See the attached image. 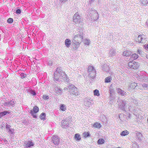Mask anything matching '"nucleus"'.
I'll list each match as a JSON object with an SVG mask.
<instances>
[{"instance_id": "obj_1", "label": "nucleus", "mask_w": 148, "mask_h": 148, "mask_svg": "<svg viewBox=\"0 0 148 148\" xmlns=\"http://www.w3.org/2000/svg\"><path fill=\"white\" fill-rule=\"evenodd\" d=\"M60 78L62 81L69 82V79L67 78L66 75L60 67H58L54 74L53 80L56 83L60 82Z\"/></svg>"}, {"instance_id": "obj_2", "label": "nucleus", "mask_w": 148, "mask_h": 148, "mask_svg": "<svg viewBox=\"0 0 148 148\" xmlns=\"http://www.w3.org/2000/svg\"><path fill=\"white\" fill-rule=\"evenodd\" d=\"M146 38L143 34L139 35L136 39V41L139 43H145L146 41Z\"/></svg>"}, {"instance_id": "obj_3", "label": "nucleus", "mask_w": 148, "mask_h": 148, "mask_svg": "<svg viewBox=\"0 0 148 148\" xmlns=\"http://www.w3.org/2000/svg\"><path fill=\"white\" fill-rule=\"evenodd\" d=\"M73 22L75 23H82V20L81 17L79 16V13L77 12L74 15L73 17Z\"/></svg>"}, {"instance_id": "obj_4", "label": "nucleus", "mask_w": 148, "mask_h": 148, "mask_svg": "<svg viewBox=\"0 0 148 148\" xmlns=\"http://www.w3.org/2000/svg\"><path fill=\"white\" fill-rule=\"evenodd\" d=\"M128 65L129 67L134 69H137L139 66V64L134 61L129 62Z\"/></svg>"}, {"instance_id": "obj_5", "label": "nucleus", "mask_w": 148, "mask_h": 148, "mask_svg": "<svg viewBox=\"0 0 148 148\" xmlns=\"http://www.w3.org/2000/svg\"><path fill=\"white\" fill-rule=\"evenodd\" d=\"M76 37L75 38H74L73 43L72 44V46L73 48L75 49H76L79 47L80 43L78 41H77L76 40Z\"/></svg>"}, {"instance_id": "obj_6", "label": "nucleus", "mask_w": 148, "mask_h": 148, "mask_svg": "<svg viewBox=\"0 0 148 148\" xmlns=\"http://www.w3.org/2000/svg\"><path fill=\"white\" fill-rule=\"evenodd\" d=\"M30 113L35 118H37V106H35L32 110H31Z\"/></svg>"}, {"instance_id": "obj_7", "label": "nucleus", "mask_w": 148, "mask_h": 148, "mask_svg": "<svg viewBox=\"0 0 148 148\" xmlns=\"http://www.w3.org/2000/svg\"><path fill=\"white\" fill-rule=\"evenodd\" d=\"M52 142L56 145H58L60 143V139L57 136H53L52 137Z\"/></svg>"}, {"instance_id": "obj_8", "label": "nucleus", "mask_w": 148, "mask_h": 148, "mask_svg": "<svg viewBox=\"0 0 148 148\" xmlns=\"http://www.w3.org/2000/svg\"><path fill=\"white\" fill-rule=\"evenodd\" d=\"M33 143L31 141H26L24 143V146L25 148H30L31 147L33 146Z\"/></svg>"}, {"instance_id": "obj_9", "label": "nucleus", "mask_w": 148, "mask_h": 148, "mask_svg": "<svg viewBox=\"0 0 148 148\" xmlns=\"http://www.w3.org/2000/svg\"><path fill=\"white\" fill-rule=\"evenodd\" d=\"M91 19L93 20H96L98 19L99 18L98 14L97 12H96L94 14L90 15Z\"/></svg>"}, {"instance_id": "obj_10", "label": "nucleus", "mask_w": 148, "mask_h": 148, "mask_svg": "<svg viewBox=\"0 0 148 148\" xmlns=\"http://www.w3.org/2000/svg\"><path fill=\"white\" fill-rule=\"evenodd\" d=\"M96 71L95 70H93V71L89 72V76L93 79L95 77L96 74Z\"/></svg>"}, {"instance_id": "obj_11", "label": "nucleus", "mask_w": 148, "mask_h": 148, "mask_svg": "<svg viewBox=\"0 0 148 148\" xmlns=\"http://www.w3.org/2000/svg\"><path fill=\"white\" fill-rule=\"evenodd\" d=\"M71 44V42L70 39H66L65 41V44L66 46L69 48Z\"/></svg>"}, {"instance_id": "obj_12", "label": "nucleus", "mask_w": 148, "mask_h": 148, "mask_svg": "<svg viewBox=\"0 0 148 148\" xmlns=\"http://www.w3.org/2000/svg\"><path fill=\"white\" fill-rule=\"evenodd\" d=\"M116 53V50L113 48H112L110 51L109 54L111 56H114L115 55Z\"/></svg>"}, {"instance_id": "obj_13", "label": "nucleus", "mask_w": 148, "mask_h": 148, "mask_svg": "<svg viewBox=\"0 0 148 148\" xmlns=\"http://www.w3.org/2000/svg\"><path fill=\"white\" fill-rule=\"evenodd\" d=\"M76 37V38H77L76 40L77 41L80 42V41H82L83 39V36L82 35H77L75 36L74 38H75V37Z\"/></svg>"}, {"instance_id": "obj_14", "label": "nucleus", "mask_w": 148, "mask_h": 148, "mask_svg": "<svg viewBox=\"0 0 148 148\" xmlns=\"http://www.w3.org/2000/svg\"><path fill=\"white\" fill-rule=\"evenodd\" d=\"M131 54V52L130 51L128 50L125 51H124L123 53V55L124 56L127 57L130 55Z\"/></svg>"}, {"instance_id": "obj_15", "label": "nucleus", "mask_w": 148, "mask_h": 148, "mask_svg": "<svg viewBox=\"0 0 148 148\" xmlns=\"http://www.w3.org/2000/svg\"><path fill=\"white\" fill-rule=\"evenodd\" d=\"M112 80V77L110 76L106 77L105 79V83H109L111 82Z\"/></svg>"}, {"instance_id": "obj_16", "label": "nucleus", "mask_w": 148, "mask_h": 148, "mask_svg": "<svg viewBox=\"0 0 148 148\" xmlns=\"http://www.w3.org/2000/svg\"><path fill=\"white\" fill-rule=\"evenodd\" d=\"M93 127L95 128H100L101 127V124L97 122L95 123L93 125Z\"/></svg>"}, {"instance_id": "obj_17", "label": "nucleus", "mask_w": 148, "mask_h": 148, "mask_svg": "<svg viewBox=\"0 0 148 148\" xmlns=\"http://www.w3.org/2000/svg\"><path fill=\"white\" fill-rule=\"evenodd\" d=\"M31 67L32 68V70L36 72L37 70V64L34 63V64H32Z\"/></svg>"}, {"instance_id": "obj_18", "label": "nucleus", "mask_w": 148, "mask_h": 148, "mask_svg": "<svg viewBox=\"0 0 148 148\" xmlns=\"http://www.w3.org/2000/svg\"><path fill=\"white\" fill-rule=\"evenodd\" d=\"M75 139L77 140H79L81 139V137L79 134H75L74 136Z\"/></svg>"}, {"instance_id": "obj_19", "label": "nucleus", "mask_w": 148, "mask_h": 148, "mask_svg": "<svg viewBox=\"0 0 148 148\" xmlns=\"http://www.w3.org/2000/svg\"><path fill=\"white\" fill-rule=\"evenodd\" d=\"M88 12L91 15H92L97 12V11L91 8L89 9Z\"/></svg>"}, {"instance_id": "obj_20", "label": "nucleus", "mask_w": 148, "mask_h": 148, "mask_svg": "<svg viewBox=\"0 0 148 148\" xmlns=\"http://www.w3.org/2000/svg\"><path fill=\"white\" fill-rule=\"evenodd\" d=\"M45 114L42 113L40 116V118L41 120H44L45 119Z\"/></svg>"}, {"instance_id": "obj_21", "label": "nucleus", "mask_w": 148, "mask_h": 148, "mask_svg": "<svg viewBox=\"0 0 148 148\" xmlns=\"http://www.w3.org/2000/svg\"><path fill=\"white\" fill-rule=\"evenodd\" d=\"M84 42L85 44L87 45H89L90 43V40L89 39H86L84 40Z\"/></svg>"}, {"instance_id": "obj_22", "label": "nucleus", "mask_w": 148, "mask_h": 148, "mask_svg": "<svg viewBox=\"0 0 148 148\" xmlns=\"http://www.w3.org/2000/svg\"><path fill=\"white\" fill-rule=\"evenodd\" d=\"M93 93L94 95L99 96L100 95L99 90L97 89L94 91Z\"/></svg>"}, {"instance_id": "obj_23", "label": "nucleus", "mask_w": 148, "mask_h": 148, "mask_svg": "<svg viewBox=\"0 0 148 148\" xmlns=\"http://www.w3.org/2000/svg\"><path fill=\"white\" fill-rule=\"evenodd\" d=\"M138 57V55L136 53L132 54L131 56V58H133V59L135 60L137 59Z\"/></svg>"}, {"instance_id": "obj_24", "label": "nucleus", "mask_w": 148, "mask_h": 148, "mask_svg": "<svg viewBox=\"0 0 148 148\" xmlns=\"http://www.w3.org/2000/svg\"><path fill=\"white\" fill-rule=\"evenodd\" d=\"M105 141L103 139H99L98 140L97 143L99 144H102L104 143Z\"/></svg>"}, {"instance_id": "obj_25", "label": "nucleus", "mask_w": 148, "mask_h": 148, "mask_svg": "<svg viewBox=\"0 0 148 148\" xmlns=\"http://www.w3.org/2000/svg\"><path fill=\"white\" fill-rule=\"evenodd\" d=\"M129 132L127 130L124 131L121 133V135L122 136H125L128 134Z\"/></svg>"}, {"instance_id": "obj_26", "label": "nucleus", "mask_w": 148, "mask_h": 148, "mask_svg": "<svg viewBox=\"0 0 148 148\" xmlns=\"http://www.w3.org/2000/svg\"><path fill=\"white\" fill-rule=\"evenodd\" d=\"M7 113H8V111H4L3 112H1L0 113V117H1L2 116H5V115Z\"/></svg>"}, {"instance_id": "obj_27", "label": "nucleus", "mask_w": 148, "mask_h": 148, "mask_svg": "<svg viewBox=\"0 0 148 148\" xmlns=\"http://www.w3.org/2000/svg\"><path fill=\"white\" fill-rule=\"evenodd\" d=\"M118 92L120 93V94H121L122 95H124L125 93V92L120 89H118Z\"/></svg>"}, {"instance_id": "obj_28", "label": "nucleus", "mask_w": 148, "mask_h": 148, "mask_svg": "<svg viewBox=\"0 0 148 148\" xmlns=\"http://www.w3.org/2000/svg\"><path fill=\"white\" fill-rule=\"evenodd\" d=\"M93 70H95L94 68L92 66H89L88 67V72L93 71Z\"/></svg>"}, {"instance_id": "obj_29", "label": "nucleus", "mask_w": 148, "mask_h": 148, "mask_svg": "<svg viewBox=\"0 0 148 148\" xmlns=\"http://www.w3.org/2000/svg\"><path fill=\"white\" fill-rule=\"evenodd\" d=\"M83 136L86 138H87L90 136V134L89 132H85L83 134Z\"/></svg>"}, {"instance_id": "obj_30", "label": "nucleus", "mask_w": 148, "mask_h": 148, "mask_svg": "<svg viewBox=\"0 0 148 148\" xmlns=\"http://www.w3.org/2000/svg\"><path fill=\"white\" fill-rule=\"evenodd\" d=\"M60 109L62 110L63 111H64L66 110V107H65V106L64 105H62L60 106Z\"/></svg>"}, {"instance_id": "obj_31", "label": "nucleus", "mask_w": 148, "mask_h": 148, "mask_svg": "<svg viewBox=\"0 0 148 148\" xmlns=\"http://www.w3.org/2000/svg\"><path fill=\"white\" fill-rule=\"evenodd\" d=\"M20 76L21 78H24L26 77L27 75L25 74L22 73L21 74Z\"/></svg>"}, {"instance_id": "obj_32", "label": "nucleus", "mask_w": 148, "mask_h": 148, "mask_svg": "<svg viewBox=\"0 0 148 148\" xmlns=\"http://www.w3.org/2000/svg\"><path fill=\"white\" fill-rule=\"evenodd\" d=\"M141 2L142 3L143 5H146L148 3L147 0H142Z\"/></svg>"}, {"instance_id": "obj_33", "label": "nucleus", "mask_w": 148, "mask_h": 148, "mask_svg": "<svg viewBox=\"0 0 148 148\" xmlns=\"http://www.w3.org/2000/svg\"><path fill=\"white\" fill-rule=\"evenodd\" d=\"M43 98L44 100H47L49 99V97L48 95H44L43 96Z\"/></svg>"}, {"instance_id": "obj_34", "label": "nucleus", "mask_w": 148, "mask_h": 148, "mask_svg": "<svg viewBox=\"0 0 148 148\" xmlns=\"http://www.w3.org/2000/svg\"><path fill=\"white\" fill-rule=\"evenodd\" d=\"M9 103L10 106H13L14 105V101L12 100H11V101H9Z\"/></svg>"}, {"instance_id": "obj_35", "label": "nucleus", "mask_w": 148, "mask_h": 148, "mask_svg": "<svg viewBox=\"0 0 148 148\" xmlns=\"http://www.w3.org/2000/svg\"><path fill=\"white\" fill-rule=\"evenodd\" d=\"M13 19L11 18H9L7 20V22L8 23H11L13 22Z\"/></svg>"}, {"instance_id": "obj_36", "label": "nucleus", "mask_w": 148, "mask_h": 148, "mask_svg": "<svg viewBox=\"0 0 148 148\" xmlns=\"http://www.w3.org/2000/svg\"><path fill=\"white\" fill-rule=\"evenodd\" d=\"M55 91L56 92L57 94H60L61 92V90L60 89L57 90L56 89H55Z\"/></svg>"}, {"instance_id": "obj_37", "label": "nucleus", "mask_w": 148, "mask_h": 148, "mask_svg": "<svg viewBox=\"0 0 148 148\" xmlns=\"http://www.w3.org/2000/svg\"><path fill=\"white\" fill-rule=\"evenodd\" d=\"M142 51L141 50L138 49L137 53L140 55H141L142 54Z\"/></svg>"}, {"instance_id": "obj_38", "label": "nucleus", "mask_w": 148, "mask_h": 148, "mask_svg": "<svg viewBox=\"0 0 148 148\" xmlns=\"http://www.w3.org/2000/svg\"><path fill=\"white\" fill-rule=\"evenodd\" d=\"M16 13L17 14H20L21 13V10L19 9H18L16 10Z\"/></svg>"}, {"instance_id": "obj_39", "label": "nucleus", "mask_w": 148, "mask_h": 148, "mask_svg": "<svg viewBox=\"0 0 148 148\" xmlns=\"http://www.w3.org/2000/svg\"><path fill=\"white\" fill-rule=\"evenodd\" d=\"M8 130H9V132L11 133L12 134L14 132V130L11 128L8 129Z\"/></svg>"}, {"instance_id": "obj_40", "label": "nucleus", "mask_w": 148, "mask_h": 148, "mask_svg": "<svg viewBox=\"0 0 148 148\" xmlns=\"http://www.w3.org/2000/svg\"><path fill=\"white\" fill-rule=\"evenodd\" d=\"M10 126L8 124H7L6 125V128L8 130L10 128Z\"/></svg>"}, {"instance_id": "obj_41", "label": "nucleus", "mask_w": 148, "mask_h": 148, "mask_svg": "<svg viewBox=\"0 0 148 148\" xmlns=\"http://www.w3.org/2000/svg\"><path fill=\"white\" fill-rule=\"evenodd\" d=\"M30 93H31V94L33 95H34L36 94L35 92L32 90L30 92Z\"/></svg>"}, {"instance_id": "obj_42", "label": "nucleus", "mask_w": 148, "mask_h": 148, "mask_svg": "<svg viewBox=\"0 0 148 148\" xmlns=\"http://www.w3.org/2000/svg\"><path fill=\"white\" fill-rule=\"evenodd\" d=\"M4 105L6 106H9L10 105H9V102H5L4 103Z\"/></svg>"}, {"instance_id": "obj_43", "label": "nucleus", "mask_w": 148, "mask_h": 148, "mask_svg": "<svg viewBox=\"0 0 148 148\" xmlns=\"http://www.w3.org/2000/svg\"><path fill=\"white\" fill-rule=\"evenodd\" d=\"M67 0H60V1L61 2V3H64L66 1H67Z\"/></svg>"}, {"instance_id": "obj_44", "label": "nucleus", "mask_w": 148, "mask_h": 148, "mask_svg": "<svg viewBox=\"0 0 148 148\" xmlns=\"http://www.w3.org/2000/svg\"><path fill=\"white\" fill-rule=\"evenodd\" d=\"M48 65H52V62L51 61H49L48 62Z\"/></svg>"}, {"instance_id": "obj_45", "label": "nucleus", "mask_w": 148, "mask_h": 148, "mask_svg": "<svg viewBox=\"0 0 148 148\" xmlns=\"http://www.w3.org/2000/svg\"><path fill=\"white\" fill-rule=\"evenodd\" d=\"M94 0H90L89 1V3H91V2L94 1Z\"/></svg>"}, {"instance_id": "obj_46", "label": "nucleus", "mask_w": 148, "mask_h": 148, "mask_svg": "<svg viewBox=\"0 0 148 148\" xmlns=\"http://www.w3.org/2000/svg\"><path fill=\"white\" fill-rule=\"evenodd\" d=\"M64 121L66 122V120H64L62 121V123H63Z\"/></svg>"}, {"instance_id": "obj_47", "label": "nucleus", "mask_w": 148, "mask_h": 148, "mask_svg": "<svg viewBox=\"0 0 148 148\" xmlns=\"http://www.w3.org/2000/svg\"><path fill=\"white\" fill-rule=\"evenodd\" d=\"M139 79H140L139 80H140V81L143 80L141 78H139Z\"/></svg>"}, {"instance_id": "obj_48", "label": "nucleus", "mask_w": 148, "mask_h": 148, "mask_svg": "<svg viewBox=\"0 0 148 148\" xmlns=\"http://www.w3.org/2000/svg\"><path fill=\"white\" fill-rule=\"evenodd\" d=\"M146 48H147V49H148V44L147 45V46Z\"/></svg>"}, {"instance_id": "obj_49", "label": "nucleus", "mask_w": 148, "mask_h": 148, "mask_svg": "<svg viewBox=\"0 0 148 148\" xmlns=\"http://www.w3.org/2000/svg\"><path fill=\"white\" fill-rule=\"evenodd\" d=\"M146 58H148V55H147L146 56Z\"/></svg>"}, {"instance_id": "obj_50", "label": "nucleus", "mask_w": 148, "mask_h": 148, "mask_svg": "<svg viewBox=\"0 0 148 148\" xmlns=\"http://www.w3.org/2000/svg\"><path fill=\"white\" fill-rule=\"evenodd\" d=\"M39 83H42V82H39Z\"/></svg>"}, {"instance_id": "obj_51", "label": "nucleus", "mask_w": 148, "mask_h": 148, "mask_svg": "<svg viewBox=\"0 0 148 148\" xmlns=\"http://www.w3.org/2000/svg\"><path fill=\"white\" fill-rule=\"evenodd\" d=\"M38 110H37L38 112Z\"/></svg>"}, {"instance_id": "obj_52", "label": "nucleus", "mask_w": 148, "mask_h": 148, "mask_svg": "<svg viewBox=\"0 0 148 148\" xmlns=\"http://www.w3.org/2000/svg\"><path fill=\"white\" fill-rule=\"evenodd\" d=\"M134 83L135 84V83H135V82H134Z\"/></svg>"}, {"instance_id": "obj_53", "label": "nucleus", "mask_w": 148, "mask_h": 148, "mask_svg": "<svg viewBox=\"0 0 148 148\" xmlns=\"http://www.w3.org/2000/svg\"><path fill=\"white\" fill-rule=\"evenodd\" d=\"M147 121L148 122V119H147Z\"/></svg>"}]
</instances>
